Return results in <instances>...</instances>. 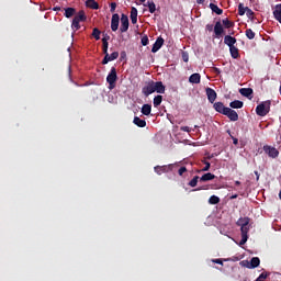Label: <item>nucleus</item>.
<instances>
[{
  "label": "nucleus",
  "mask_w": 281,
  "mask_h": 281,
  "mask_svg": "<svg viewBox=\"0 0 281 281\" xmlns=\"http://www.w3.org/2000/svg\"><path fill=\"white\" fill-rule=\"evenodd\" d=\"M205 30L207 32H214L216 38H221L225 34V29H223L221 21H217L215 25L206 24Z\"/></svg>",
  "instance_id": "f257e3e1"
},
{
  "label": "nucleus",
  "mask_w": 281,
  "mask_h": 281,
  "mask_svg": "<svg viewBox=\"0 0 281 281\" xmlns=\"http://www.w3.org/2000/svg\"><path fill=\"white\" fill-rule=\"evenodd\" d=\"M271 111V101L267 100L261 102L256 108V113L259 115V117H265Z\"/></svg>",
  "instance_id": "f03ea898"
},
{
  "label": "nucleus",
  "mask_w": 281,
  "mask_h": 281,
  "mask_svg": "<svg viewBox=\"0 0 281 281\" xmlns=\"http://www.w3.org/2000/svg\"><path fill=\"white\" fill-rule=\"evenodd\" d=\"M106 82L109 85L110 91H113L115 89V83L117 82V69L115 67H112Z\"/></svg>",
  "instance_id": "7ed1b4c3"
},
{
  "label": "nucleus",
  "mask_w": 281,
  "mask_h": 281,
  "mask_svg": "<svg viewBox=\"0 0 281 281\" xmlns=\"http://www.w3.org/2000/svg\"><path fill=\"white\" fill-rule=\"evenodd\" d=\"M172 168H175L173 164L156 166L154 167V171L156 172V175H166V172H172Z\"/></svg>",
  "instance_id": "20e7f679"
},
{
  "label": "nucleus",
  "mask_w": 281,
  "mask_h": 281,
  "mask_svg": "<svg viewBox=\"0 0 281 281\" xmlns=\"http://www.w3.org/2000/svg\"><path fill=\"white\" fill-rule=\"evenodd\" d=\"M128 25H130V23H128V15H126V14H122L121 15V27H120V32L122 33V34H124V32H128Z\"/></svg>",
  "instance_id": "39448f33"
},
{
  "label": "nucleus",
  "mask_w": 281,
  "mask_h": 281,
  "mask_svg": "<svg viewBox=\"0 0 281 281\" xmlns=\"http://www.w3.org/2000/svg\"><path fill=\"white\" fill-rule=\"evenodd\" d=\"M263 150L266 155L270 156L272 159H276L278 155H280V151L276 147H271L269 145L263 146Z\"/></svg>",
  "instance_id": "423d86ee"
},
{
  "label": "nucleus",
  "mask_w": 281,
  "mask_h": 281,
  "mask_svg": "<svg viewBox=\"0 0 281 281\" xmlns=\"http://www.w3.org/2000/svg\"><path fill=\"white\" fill-rule=\"evenodd\" d=\"M240 232H241V240L239 241V245L243 246L249 239V236L247 235L249 234V225L240 226Z\"/></svg>",
  "instance_id": "0eeeda50"
},
{
  "label": "nucleus",
  "mask_w": 281,
  "mask_h": 281,
  "mask_svg": "<svg viewBox=\"0 0 281 281\" xmlns=\"http://www.w3.org/2000/svg\"><path fill=\"white\" fill-rule=\"evenodd\" d=\"M117 58H120L119 52H113L111 55H109L108 53L106 56H104V58L102 59V65H109V63L117 60Z\"/></svg>",
  "instance_id": "6e6552de"
},
{
  "label": "nucleus",
  "mask_w": 281,
  "mask_h": 281,
  "mask_svg": "<svg viewBox=\"0 0 281 281\" xmlns=\"http://www.w3.org/2000/svg\"><path fill=\"white\" fill-rule=\"evenodd\" d=\"M120 27V14L114 13L111 19V30L112 32H117Z\"/></svg>",
  "instance_id": "1a4fd4ad"
},
{
  "label": "nucleus",
  "mask_w": 281,
  "mask_h": 281,
  "mask_svg": "<svg viewBox=\"0 0 281 281\" xmlns=\"http://www.w3.org/2000/svg\"><path fill=\"white\" fill-rule=\"evenodd\" d=\"M142 93L148 98V95L155 93V87L153 86V80L151 81H148V83L143 87L142 89Z\"/></svg>",
  "instance_id": "9d476101"
},
{
  "label": "nucleus",
  "mask_w": 281,
  "mask_h": 281,
  "mask_svg": "<svg viewBox=\"0 0 281 281\" xmlns=\"http://www.w3.org/2000/svg\"><path fill=\"white\" fill-rule=\"evenodd\" d=\"M205 93H206L209 102L211 104H214V102H216V98H217L216 91L212 88H206Z\"/></svg>",
  "instance_id": "9b49d317"
},
{
  "label": "nucleus",
  "mask_w": 281,
  "mask_h": 281,
  "mask_svg": "<svg viewBox=\"0 0 281 281\" xmlns=\"http://www.w3.org/2000/svg\"><path fill=\"white\" fill-rule=\"evenodd\" d=\"M224 115H226L231 122H238V112H236V110L228 108Z\"/></svg>",
  "instance_id": "f8f14e48"
},
{
  "label": "nucleus",
  "mask_w": 281,
  "mask_h": 281,
  "mask_svg": "<svg viewBox=\"0 0 281 281\" xmlns=\"http://www.w3.org/2000/svg\"><path fill=\"white\" fill-rule=\"evenodd\" d=\"M213 109H214L217 113H221L222 115H225V113L227 112V109H228V108H226L223 102L218 101V102H215V103L213 104Z\"/></svg>",
  "instance_id": "ddd939ff"
},
{
  "label": "nucleus",
  "mask_w": 281,
  "mask_h": 281,
  "mask_svg": "<svg viewBox=\"0 0 281 281\" xmlns=\"http://www.w3.org/2000/svg\"><path fill=\"white\" fill-rule=\"evenodd\" d=\"M154 86V91L156 93H166V86H164V82L161 81H153L151 83Z\"/></svg>",
  "instance_id": "4468645a"
},
{
  "label": "nucleus",
  "mask_w": 281,
  "mask_h": 281,
  "mask_svg": "<svg viewBox=\"0 0 281 281\" xmlns=\"http://www.w3.org/2000/svg\"><path fill=\"white\" fill-rule=\"evenodd\" d=\"M161 47H164V38L158 37L153 45V48H151L153 54H157V52L160 50Z\"/></svg>",
  "instance_id": "2eb2a0df"
},
{
  "label": "nucleus",
  "mask_w": 281,
  "mask_h": 281,
  "mask_svg": "<svg viewBox=\"0 0 281 281\" xmlns=\"http://www.w3.org/2000/svg\"><path fill=\"white\" fill-rule=\"evenodd\" d=\"M72 21H77V23H85L87 21V14L83 10H80L77 15L72 19Z\"/></svg>",
  "instance_id": "dca6fc26"
},
{
  "label": "nucleus",
  "mask_w": 281,
  "mask_h": 281,
  "mask_svg": "<svg viewBox=\"0 0 281 281\" xmlns=\"http://www.w3.org/2000/svg\"><path fill=\"white\" fill-rule=\"evenodd\" d=\"M189 82L191 85H200L201 83V74H199V72L192 74L189 77Z\"/></svg>",
  "instance_id": "f3484780"
},
{
  "label": "nucleus",
  "mask_w": 281,
  "mask_h": 281,
  "mask_svg": "<svg viewBox=\"0 0 281 281\" xmlns=\"http://www.w3.org/2000/svg\"><path fill=\"white\" fill-rule=\"evenodd\" d=\"M224 44L228 47H234L236 45V37H233L232 35H225Z\"/></svg>",
  "instance_id": "a211bd4d"
},
{
  "label": "nucleus",
  "mask_w": 281,
  "mask_h": 281,
  "mask_svg": "<svg viewBox=\"0 0 281 281\" xmlns=\"http://www.w3.org/2000/svg\"><path fill=\"white\" fill-rule=\"evenodd\" d=\"M240 95H244V98H251L254 95V89L251 88H241L239 89Z\"/></svg>",
  "instance_id": "6ab92c4d"
},
{
  "label": "nucleus",
  "mask_w": 281,
  "mask_h": 281,
  "mask_svg": "<svg viewBox=\"0 0 281 281\" xmlns=\"http://www.w3.org/2000/svg\"><path fill=\"white\" fill-rule=\"evenodd\" d=\"M86 8H90V10H100V4L95 0H87Z\"/></svg>",
  "instance_id": "aec40b11"
},
{
  "label": "nucleus",
  "mask_w": 281,
  "mask_h": 281,
  "mask_svg": "<svg viewBox=\"0 0 281 281\" xmlns=\"http://www.w3.org/2000/svg\"><path fill=\"white\" fill-rule=\"evenodd\" d=\"M213 179H216V176H214V173H212V172H207V173H204V175L200 178V181H202L203 183H205L206 181H213Z\"/></svg>",
  "instance_id": "412c9836"
},
{
  "label": "nucleus",
  "mask_w": 281,
  "mask_h": 281,
  "mask_svg": "<svg viewBox=\"0 0 281 281\" xmlns=\"http://www.w3.org/2000/svg\"><path fill=\"white\" fill-rule=\"evenodd\" d=\"M144 5L148 8L150 14H155V12H157V5L154 1H147Z\"/></svg>",
  "instance_id": "4be33fe9"
},
{
  "label": "nucleus",
  "mask_w": 281,
  "mask_h": 281,
  "mask_svg": "<svg viewBox=\"0 0 281 281\" xmlns=\"http://www.w3.org/2000/svg\"><path fill=\"white\" fill-rule=\"evenodd\" d=\"M130 19H131L133 25H135L137 23V8L132 7Z\"/></svg>",
  "instance_id": "5701e85b"
},
{
  "label": "nucleus",
  "mask_w": 281,
  "mask_h": 281,
  "mask_svg": "<svg viewBox=\"0 0 281 281\" xmlns=\"http://www.w3.org/2000/svg\"><path fill=\"white\" fill-rule=\"evenodd\" d=\"M75 14H76V9L71 7L65 9L64 16H66V19H71V16H75Z\"/></svg>",
  "instance_id": "b1692460"
},
{
  "label": "nucleus",
  "mask_w": 281,
  "mask_h": 281,
  "mask_svg": "<svg viewBox=\"0 0 281 281\" xmlns=\"http://www.w3.org/2000/svg\"><path fill=\"white\" fill-rule=\"evenodd\" d=\"M229 52H231L232 58H234V59L240 58V53L238 52V47H236V46H231V47H229Z\"/></svg>",
  "instance_id": "393cba45"
},
{
  "label": "nucleus",
  "mask_w": 281,
  "mask_h": 281,
  "mask_svg": "<svg viewBox=\"0 0 281 281\" xmlns=\"http://www.w3.org/2000/svg\"><path fill=\"white\" fill-rule=\"evenodd\" d=\"M133 122L139 128H145V126H146V120H142L138 116H135Z\"/></svg>",
  "instance_id": "a878e982"
},
{
  "label": "nucleus",
  "mask_w": 281,
  "mask_h": 281,
  "mask_svg": "<svg viewBox=\"0 0 281 281\" xmlns=\"http://www.w3.org/2000/svg\"><path fill=\"white\" fill-rule=\"evenodd\" d=\"M258 267H260V258L252 257L250 259V269H258Z\"/></svg>",
  "instance_id": "bb28decb"
},
{
  "label": "nucleus",
  "mask_w": 281,
  "mask_h": 281,
  "mask_svg": "<svg viewBox=\"0 0 281 281\" xmlns=\"http://www.w3.org/2000/svg\"><path fill=\"white\" fill-rule=\"evenodd\" d=\"M244 105L245 103L240 100H235L229 103L231 109H243Z\"/></svg>",
  "instance_id": "cd10ccee"
},
{
  "label": "nucleus",
  "mask_w": 281,
  "mask_h": 281,
  "mask_svg": "<svg viewBox=\"0 0 281 281\" xmlns=\"http://www.w3.org/2000/svg\"><path fill=\"white\" fill-rule=\"evenodd\" d=\"M151 111H153V105L150 104H144L142 108L143 115H150Z\"/></svg>",
  "instance_id": "c85d7f7f"
},
{
  "label": "nucleus",
  "mask_w": 281,
  "mask_h": 281,
  "mask_svg": "<svg viewBox=\"0 0 281 281\" xmlns=\"http://www.w3.org/2000/svg\"><path fill=\"white\" fill-rule=\"evenodd\" d=\"M209 203L210 205H218V203H221V198H218L217 195H211L209 199Z\"/></svg>",
  "instance_id": "c756f323"
},
{
  "label": "nucleus",
  "mask_w": 281,
  "mask_h": 281,
  "mask_svg": "<svg viewBox=\"0 0 281 281\" xmlns=\"http://www.w3.org/2000/svg\"><path fill=\"white\" fill-rule=\"evenodd\" d=\"M249 217H240L238 221H237V225L238 227H243V226H246V225H249Z\"/></svg>",
  "instance_id": "7c9ffc66"
},
{
  "label": "nucleus",
  "mask_w": 281,
  "mask_h": 281,
  "mask_svg": "<svg viewBox=\"0 0 281 281\" xmlns=\"http://www.w3.org/2000/svg\"><path fill=\"white\" fill-rule=\"evenodd\" d=\"M210 9L212 10V12H215V14H223V9L218 8V5L214 3H210Z\"/></svg>",
  "instance_id": "2f4dec72"
},
{
  "label": "nucleus",
  "mask_w": 281,
  "mask_h": 281,
  "mask_svg": "<svg viewBox=\"0 0 281 281\" xmlns=\"http://www.w3.org/2000/svg\"><path fill=\"white\" fill-rule=\"evenodd\" d=\"M164 101V97L161 94H158L154 98V106L157 109V106L161 105V102Z\"/></svg>",
  "instance_id": "473e14b6"
},
{
  "label": "nucleus",
  "mask_w": 281,
  "mask_h": 281,
  "mask_svg": "<svg viewBox=\"0 0 281 281\" xmlns=\"http://www.w3.org/2000/svg\"><path fill=\"white\" fill-rule=\"evenodd\" d=\"M222 23L226 30L234 27V22L229 21V19L222 20Z\"/></svg>",
  "instance_id": "72a5a7b5"
},
{
  "label": "nucleus",
  "mask_w": 281,
  "mask_h": 281,
  "mask_svg": "<svg viewBox=\"0 0 281 281\" xmlns=\"http://www.w3.org/2000/svg\"><path fill=\"white\" fill-rule=\"evenodd\" d=\"M248 7H245V4L239 3L238 4V14L239 16H244V14L247 12Z\"/></svg>",
  "instance_id": "f704fd0d"
},
{
  "label": "nucleus",
  "mask_w": 281,
  "mask_h": 281,
  "mask_svg": "<svg viewBox=\"0 0 281 281\" xmlns=\"http://www.w3.org/2000/svg\"><path fill=\"white\" fill-rule=\"evenodd\" d=\"M246 36H247V38H249V41H254V38H256V33L254 32V30L247 29Z\"/></svg>",
  "instance_id": "c9c22d12"
},
{
  "label": "nucleus",
  "mask_w": 281,
  "mask_h": 281,
  "mask_svg": "<svg viewBox=\"0 0 281 281\" xmlns=\"http://www.w3.org/2000/svg\"><path fill=\"white\" fill-rule=\"evenodd\" d=\"M203 164L205 165V167L202 169H198L196 172H207L210 170L212 166L210 161L203 160Z\"/></svg>",
  "instance_id": "e433bc0d"
},
{
  "label": "nucleus",
  "mask_w": 281,
  "mask_h": 281,
  "mask_svg": "<svg viewBox=\"0 0 281 281\" xmlns=\"http://www.w3.org/2000/svg\"><path fill=\"white\" fill-rule=\"evenodd\" d=\"M199 179H201L199 176H195L189 183L188 186H190V188H196L198 183H199Z\"/></svg>",
  "instance_id": "4c0bfd02"
},
{
  "label": "nucleus",
  "mask_w": 281,
  "mask_h": 281,
  "mask_svg": "<svg viewBox=\"0 0 281 281\" xmlns=\"http://www.w3.org/2000/svg\"><path fill=\"white\" fill-rule=\"evenodd\" d=\"M100 34H102V32L98 27H94L92 31V36L95 38V41H100Z\"/></svg>",
  "instance_id": "58836bf2"
},
{
  "label": "nucleus",
  "mask_w": 281,
  "mask_h": 281,
  "mask_svg": "<svg viewBox=\"0 0 281 281\" xmlns=\"http://www.w3.org/2000/svg\"><path fill=\"white\" fill-rule=\"evenodd\" d=\"M240 267H245L246 269H251V263L249 260H243L239 262Z\"/></svg>",
  "instance_id": "ea45409f"
},
{
  "label": "nucleus",
  "mask_w": 281,
  "mask_h": 281,
  "mask_svg": "<svg viewBox=\"0 0 281 281\" xmlns=\"http://www.w3.org/2000/svg\"><path fill=\"white\" fill-rule=\"evenodd\" d=\"M71 29L78 32L80 30V22H77L76 20H72Z\"/></svg>",
  "instance_id": "a19ab883"
},
{
  "label": "nucleus",
  "mask_w": 281,
  "mask_h": 281,
  "mask_svg": "<svg viewBox=\"0 0 281 281\" xmlns=\"http://www.w3.org/2000/svg\"><path fill=\"white\" fill-rule=\"evenodd\" d=\"M102 52H103L104 56H106V54H109V43H106V42L102 43Z\"/></svg>",
  "instance_id": "79ce46f5"
},
{
  "label": "nucleus",
  "mask_w": 281,
  "mask_h": 281,
  "mask_svg": "<svg viewBox=\"0 0 281 281\" xmlns=\"http://www.w3.org/2000/svg\"><path fill=\"white\" fill-rule=\"evenodd\" d=\"M140 43L144 47H146V45L149 43L148 35H144L140 40Z\"/></svg>",
  "instance_id": "37998d69"
},
{
  "label": "nucleus",
  "mask_w": 281,
  "mask_h": 281,
  "mask_svg": "<svg viewBox=\"0 0 281 281\" xmlns=\"http://www.w3.org/2000/svg\"><path fill=\"white\" fill-rule=\"evenodd\" d=\"M246 15L248 16V19H254V11L251 9H246Z\"/></svg>",
  "instance_id": "c03bdc74"
},
{
  "label": "nucleus",
  "mask_w": 281,
  "mask_h": 281,
  "mask_svg": "<svg viewBox=\"0 0 281 281\" xmlns=\"http://www.w3.org/2000/svg\"><path fill=\"white\" fill-rule=\"evenodd\" d=\"M184 172H188V168H186V167H181L179 170H178V175L180 176V177H183V173Z\"/></svg>",
  "instance_id": "a18cd8bd"
},
{
  "label": "nucleus",
  "mask_w": 281,
  "mask_h": 281,
  "mask_svg": "<svg viewBox=\"0 0 281 281\" xmlns=\"http://www.w3.org/2000/svg\"><path fill=\"white\" fill-rule=\"evenodd\" d=\"M115 8H117V3H115V2H111V4H110V12H115Z\"/></svg>",
  "instance_id": "49530a36"
},
{
  "label": "nucleus",
  "mask_w": 281,
  "mask_h": 281,
  "mask_svg": "<svg viewBox=\"0 0 281 281\" xmlns=\"http://www.w3.org/2000/svg\"><path fill=\"white\" fill-rule=\"evenodd\" d=\"M182 60L184 63H188V60H190V57H189L188 53H186V52L182 53Z\"/></svg>",
  "instance_id": "de8ad7c7"
},
{
  "label": "nucleus",
  "mask_w": 281,
  "mask_h": 281,
  "mask_svg": "<svg viewBox=\"0 0 281 281\" xmlns=\"http://www.w3.org/2000/svg\"><path fill=\"white\" fill-rule=\"evenodd\" d=\"M180 131H183V133H190L192 130L189 126H181Z\"/></svg>",
  "instance_id": "09e8293b"
},
{
  "label": "nucleus",
  "mask_w": 281,
  "mask_h": 281,
  "mask_svg": "<svg viewBox=\"0 0 281 281\" xmlns=\"http://www.w3.org/2000/svg\"><path fill=\"white\" fill-rule=\"evenodd\" d=\"M109 41H111V36L105 34L104 37L102 38V43H109Z\"/></svg>",
  "instance_id": "8fccbe9b"
},
{
  "label": "nucleus",
  "mask_w": 281,
  "mask_h": 281,
  "mask_svg": "<svg viewBox=\"0 0 281 281\" xmlns=\"http://www.w3.org/2000/svg\"><path fill=\"white\" fill-rule=\"evenodd\" d=\"M212 262H214V265H223V259H212Z\"/></svg>",
  "instance_id": "3c124183"
},
{
  "label": "nucleus",
  "mask_w": 281,
  "mask_h": 281,
  "mask_svg": "<svg viewBox=\"0 0 281 281\" xmlns=\"http://www.w3.org/2000/svg\"><path fill=\"white\" fill-rule=\"evenodd\" d=\"M68 77L70 82H74V79H71V66L68 67Z\"/></svg>",
  "instance_id": "603ef678"
},
{
  "label": "nucleus",
  "mask_w": 281,
  "mask_h": 281,
  "mask_svg": "<svg viewBox=\"0 0 281 281\" xmlns=\"http://www.w3.org/2000/svg\"><path fill=\"white\" fill-rule=\"evenodd\" d=\"M255 175H256V180L260 181V173L258 171H255Z\"/></svg>",
  "instance_id": "864d4df0"
},
{
  "label": "nucleus",
  "mask_w": 281,
  "mask_h": 281,
  "mask_svg": "<svg viewBox=\"0 0 281 281\" xmlns=\"http://www.w3.org/2000/svg\"><path fill=\"white\" fill-rule=\"evenodd\" d=\"M233 144H234L235 146H238V138H233Z\"/></svg>",
  "instance_id": "5fc2aeb1"
},
{
  "label": "nucleus",
  "mask_w": 281,
  "mask_h": 281,
  "mask_svg": "<svg viewBox=\"0 0 281 281\" xmlns=\"http://www.w3.org/2000/svg\"><path fill=\"white\" fill-rule=\"evenodd\" d=\"M196 3H198L199 5H201V4L205 3V0H196Z\"/></svg>",
  "instance_id": "6e6d98bb"
},
{
  "label": "nucleus",
  "mask_w": 281,
  "mask_h": 281,
  "mask_svg": "<svg viewBox=\"0 0 281 281\" xmlns=\"http://www.w3.org/2000/svg\"><path fill=\"white\" fill-rule=\"evenodd\" d=\"M54 12H60V7H54Z\"/></svg>",
  "instance_id": "4d7b16f0"
},
{
  "label": "nucleus",
  "mask_w": 281,
  "mask_h": 281,
  "mask_svg": "<svg viewBox=\"0 0 281 281\" xmlns=\"http://www.w3.org/2000/svg\"><path fill=\"white\" fill-rule=\"evenodd\" d=\"M121 58H126V52L121 53Z\"/></svg>",
  "instance_id": "13d9d810"
},
{
  "label": "nucleus",
  "mask_w": 281,
  "mask_h": 281,
  "mask_svg": "<svg viewBox=\"0 0 281 281\" xmlns=\"http://www.w3.org/2000/svg\"><path fill=\"white\" fill-rule=\"evenodd\" d=\"M235 186H240V181H235Z\"/></svg>",
  "instance_id": "bf43d9fd"
},
{
  "label": "nucleus",
  "mask_w": 281,
  "mask_h": 281,
  "mask_svg": "<svg viewBox=\"0 0 281 281\" xmlns=\"http://www.w3.org/2000/svg\"><path fill=\"white\" fill-rule=\"evenodd\" d=\"M215 71H216L217 74H221V70H220L218 68H215Z\"/></svg>",
  "instance_id": "052dcab7"
},
{
  "label": "nucleus",
  "mask_w": 281,
  "mask_h": 281,
  "mask_svg": "<svg viewBox=\"0 0 281 281\" xmlns=\"http://www.w3.org/2000/svg\"><path fill=\"white\" fill-rule=\"evenodd\" d=\"M140 1V3H145L146 2V0H139Z\"/></svg>",
  "instance_id": "680f3d73"
},
{
  "label": "nucleus",
  "mask_w": 281,
  "mask_h": 281,
  "mask_svg": "<svg viewBox=\"0 0 281 281\" xmlns=\"http://www.w3.org/2000/svg\"><path fill=\"white\" fill-rule=\"evenodd\" d=\"M237 195H233V199H236Z\"/></svg>",
  "instance_id": "e2e57ef3"
}]
</instances>
